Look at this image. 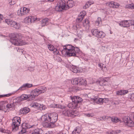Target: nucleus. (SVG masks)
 I'll return each instance as SVG.
<instances>
[{
	"label": "nucleus",
	"mask_w": 134,
	"mask_h": 134,
	"mask_svg": "<svg viewBox=\"0 0 134 134\" xmlns=\"http://www.w3.org/2000/svg\"><path fill=\"white\" fill-rule=\"evenodd\" d=\"M38 124H31L29 122H25L22 123L21 127V130L19 132V134H25L26 130L30 129L33 131L31 134H43V131L41 129L38 128Z\"/></svg>",
	"instance_id": "1"
},
{
	"label": "nucleus",
	"mask_w": 134,
	"mask_h": 134,
	"mask_svg": "<svg viewBox=\"0 0 134 134\" xmlns=\"http://www.w3.org/2000/svg\"><path fill=\"white\" fill-rule=\"evenodd\" d=\"M58 116L57 114L52 113L42 116L41 120L45 122L44 124L46 127L53 128L55 126L54 123L57 120Z\"/></svg>",
	"instance_id": "2"
},
{
	"label": "nucleus",
	"mask_w": 134,
	"mask_h": 134,
	"mask_svg": "<svg viewBox=\"0 0 134 134\" xmlns=\"http://www.w3.org/2000/svg\"><path fill=\"white\" fill-rule=\"evenodd\" d=\"M63 49L60 50L63 55L66 54L69 57H77L78 56L79 49L78 47L68 44L63 46Z\"/></svg>",
	"instance_id": "3"
},
{
	"label": "nucleus",
	"mask_w": 134,
	"mask_h": 134,
	"mask_svg": "<svg viewBox=\"0 0 134 134\" xmlns=\"http://www.w3.org/2000/svg\"><path fill=\"white\" fill-rule=\"evenodd\" d=\"M10 37V41L16 46H22L24 44L23 40L21 38L22 36L20 33H12L9 35Z\"/></svg>",
	"instance_id": "4"
},
{
	"label": "nucleus",
	"mask_w": 134,
	"mask_h": 134,
	"mask_svg": "<svg viewBox=\"0 0 134 134\" xmlns=\"http://www.w3.org/2000/svg\"><path fill=\"white\" fill-rule=\"evenodd\" d=\"M72 102L68 104L69 108H71L72 109H77L80 106V103L82 101V99L80 97L74 96L70 97Z\"/></svg>",
	"instance_id": "5"
},
{
	"label": "nucleus",
	"mask_w": 134,
	"mask_h": 134,
	"mask_svg": "<svg viewBox=\"0 0 134 134\" xmlns=\"http://www.w3.org/2000/svg\"><path fill=\"white\" fill-rule=\"evenodd\" d=\"M71 108H69L67 105V107L62 112V114L65 116L72 118L78 115L77 111L73 110Z\"/></svg>",
	"instance_id": "6"
},
{
	"label": "nucleus",
	"mask_w": 134,
	"mask_h": 134,
	"mask_svg": "<svg viewBox=\"0 0 134 134\" xmlns=\"http://www.w3.org/2000/svg\"><path fill=\"white\" fill-rule=\"evenodd\" d=\"M20 122L21 120L19 117L15 116L13 118L12 124V131L15 132L18 130Z\"/></svg>",
	"instance_id": "7"
},
{
	"label": "nucleus",
	"mask_w": 134,
	"mask_h": 134,
	"mask_svg": "<svg viewBox=\"0 0 134 134\" xmlns=\"http://www.w3.org/2000/svg\"><path fill=\"white\" fill-rule=\"evenodd\" d=\"M71 82L73 85L77 86L85 85L87 83L85 79L80 77L76 78L73 79L71 81Z\"/></svg>",
	"instance_id": "8"
},
{
	"label": "nucleus",
	"mask_w": 134,
	"mask_h": 134,
	"mask_svg": "<svg viewBox=\"0 0 134 134\" xmlns=\"http://www.w3.org/2000/svg\"><path fill=\"white\" fill-rule=\"evenodd\" d=\"M91 32L93 36L98 38H103L105 35V33L97 29H93L91 30Z\"/></svg>",
	"instance_id": "9"
},
{
	"label": "nucleus",
	"mask_w": 134,
	"mask_h": 134,
	"mask_svg": "<svg viewBox=\"0 0 134 134\" xmlns=\"http://www.w3.org/2000/svg\"><path fill=\"white\" fill-rule=\"evenodd\" d=\"M123 120L125 125L130 127H132L134 126V121L130 118L125 116L123 118Z\"/></svg>",
	"instance_id": "10"
},
{
	"label": "nucleus",
	"mask_w": 134,
	"mask_h": 134,
	"mask_svg": "<svg viewBox=\"0 0 134 134\" xmlns=\"http://www.w3.org/2000/svg\"><path fill=\"white\" fill-rule=\"evenodd\" d=\"M29 11L30 9L29 8L23 7L20 8V9L18 10L17 13L19 16H22L27 14Z\"/></svg>",
	"instance_id": "11"
},
{
	"label": "nucleus",
	"mask_w": 134,
	"mask_h": 134,
	"mask_svg": "<svg viewBox=\"0 0 134 134\" xmlns=\"http://www.w3.org/2000/svg\"><path fill=\"white\" fill-rule=\"evenodd\" d=\"M40 94V91L37 88L35 89L32 90L30 94V95H31V99H32V100L34 99L36 96H37Z\"/></svg>",
	"instance_id": "12"
},
{
	"label": "nucleus",
	"mask_w": 134,
	"mask_h": 134,
	"mask_svg": "<svg viewBox=\"0 0 134 134\" xmlns=\"http://www.w3.org/2000/svg\"><path fill=\"white\" fill-rule=\"evenodd\" d=\"M92 100H93L94 102L98 104H102V98H99L97 96H94L93 97H91Z\"/></svg>",
	"instance_id": "13"
},
{
	"label": "nucleus",
	"mask_w": 134,
	"mask_h": 134,
	"mask_svg": "<svg viewBox=\"0 0 134 134\" xmlns=\"http://www.w3.org/2000/svg\"><path fill=\"white\" fill-rule=\"evenodd\" d=\"M32 86V84H31L28 83H26L23 85H22L17 90H25L26 88H30Z\"/></svg>",
	"instance_id": "14"
},
{
	"label": "nucleus",
	"mask_w": 134,
	"mask_h": 134,
	"mask_svg": "<svg viewBox=\"0 0 134 134\" xmlns=\"http://www.w3.org/2000/svg\"><path fill=\"white\" fill-rule=\"evenodd\" d=\"M104 119L111 120V121L114 123H116L120 121L119 118L117 117H112L105 116Z\"/></svg>",
	"instance_id": "15"
},
{
	"label": "nucleus",
	"mask_w": 134,
	"mask_h": 134,
	"mask_svg": "<svg viewBox=\"0 0 134 134\" xmlns=\"http://www.w3.org/2000/svg\"><path fill=\"white\" fill-rule=\"evenodd\" d=\"M31 95L30 94L27 95L23 94L20 96V100H24L27 99L28 100H32L31 98Z\"/></svg>",
	"instance_id": "16"
},
{
	"label": "nucleus",
	"mask_w": 134,
	"mask_h": 134,
	"mask_svg": "<svg viewBox=\"0 0 134 134\" xmlns=\"http://www.w3.org/2000/svg\"><path fill=\"white\" fill-rule=\"evenodd\" d=\"M48 48L49 50L53 51L55 54H59V52L58 50L55 48L51 44H48Z\"/></svg>",
	"instance_id": "17"
},
{
	"label": "nucleus",
	"mask_w": 134,
	"mask_h": 134,
	"mask_svg": "<svg viewBox=\"0 0 134 134\" xmlns=\"http://www.w3.org/2000/svg\"><path fill=\"white\" fill-rule=\"evenodd\" d=\"M4 22L7 24L10 25H18V23L16 21L10 19H6Z\"/></svg>",
	"instance_id": "18"
},
{
	"label": "nucleus",
	"mask_w": 134,
	"mask_h": 134,
	"mask_svg": "<svg viewBox=\"0 0 134 134\" xmlns=\"http://www.w3.org/2000/svg\"><path fill=\"white\" fill-rule=\"evenodd\" d=\"M74 4V2L73 1L69 0L66 2L65 10H67L69 8L72 7Z\"/></svg>",
	"instance_id": "19"
},
{
	"label": "nucleus",
	"mask_w": 134,
	"mask_h": 134,
	"mask_svg": "<svg viewBox=\"0 0 134 134\" xmlns=\"http://www.w3.org/2000/svg\"><path fill=\"white\" fill-rule=\"evenodd\" d=\"M30 110V109L29 108L27 107H25L21 109L20 110V112L21 114H25L29 113Z\"/></svg>",
	"instance_id": "20"
},
{
	"label": "nucleus",
	"mask_w": 134,
	"mask_h": 134,
	"mask_svg": "<svg viewBox=\"0 0 134 134\" xmlns=\"http://www.w3.org/2000/svg\"><path fill=\"white\" fill-rule=\"evenodd\" d=\"M129 92V91L127 90H121L117 91L116 94L119 95H124Z\"/></svg>",
	"instance_id": "21"
},
{
	"label": "nucleus",
	"mask_w": 134,
	"mask_h": 134,
	"mask_svg": "<svg viewBox=\"0 0 134 134\" xmlns=\"http://www.w3.org/2000/svg\"><path fill=\"white\" fill-rule=\"evenodd\" d=\"M58 4L61 7L62 9L65 10V7L66 6V2L65 0H63L60 1L59 3Z\"/></svg>",
	"instance_id": "22"
},
{
	"label": "nucleus",
	"mask_w": 134,
	"mask_h": 134,
	"mask_svg": "<svg viewBox=\"0 0 134 134\" xmlns=\"http://www.w3.org/2000/svg\"><path fill=\"white\" fill-rule=\"evenodd\" d=\"M39 105V103L36 102H32L30 104V106L32 108H34L37 109L38 106Z\"/></svg>",
	"instance_id": "23"
},
{
	"label": "nucleus",
	"mask_w": 134,
	"mask_h": 134,
	"mask_svg": "<svg viewBox=\"0 0 134 134\" xmlns=\"http://www.w3.org/2000/svg\"><path fill=\"white\" fill-rule=\"evenodd\" d=\"M40 91V94L42 93H44L46 90V88L44 86H42L37 88Z\"/></svg>",
	"instance_id": "24"
},
{
	"label": "nucleus",
	"mask_w": 134,
	"mask_h": 134,
	"mask_svg": "<svg viewBox=\"0 0 134 134\" xmlns=\"http://www.w3.org/2000/svg\"><path fill=\"white\" fill-rule=\"evenodd\" d=\"M41 24L43 25H49V19L47 18H45L42 19V20L41 21Z\"/></svg>",
	"instance_id": "25"
},
{
	"label": "nucleus",
	"mask_w": 134,
	"mask_h": 134,
	"mask_svg": "<svg viewBox=\"0 0 134 134\" xmlns=\"http://www.w3.org/2000/svg\"><path fill=\"white\" fill-rule=\"evenodd\" d=\"M16 105V103L14 101L12 103L7 104L6 105V107L9 109L13 108Z\"/></svg>",
	"instance_id": "26"
},
{
	"label": "nucleus",
	"mask_w": 134,
	"mask_h": 134,
	"mask_svg": "<svg viewBox=\"0 0 134 134\" xmlns=\"http://www.w3.org/2000/svg\"><path fill=\"white\" fill-rule=\"evenodd\" d=\"M81 130L80 127H76L75 130L72 131V134H79L81 132Z\"/></svg>",
	"instance_id": "27"
},
{
	"label": "nucleus",
	"mask_w": 134,
	"mask_h": 134,
	"mask_svg": "<svg viewBox=\"0 0 134 134\" xmlns=\"http://www.w3.org/2000/svg\"><path fill=\"white\" fill-rule=\"evenodd\" d=\"M99 83L100 86H103L107 84L106 81L104 80L103 79H101L99 80Z\"/></svg>",
	"instance_id": "28"
},
{
	"label": "nucleus",
	"mask_w": 134,
	"mask_h": 134,
	"mask_svg": "<svg viewBox=\"0 0 134 134\" xmlns=\"http://www.w3.org/2000/svg\"><path fill=\"white\" fill-rule=\"evenodd\" d=\"M50 106L51 107H53V108H61V109H63V108H65L64 107V106H62L61 105H58L57 104H52Z\"/></svg>",
	"instance_id": "29"
},
{
	"label": "nucleus",
	"mask_w": 134,
	"mask_h": 134,
	"mask_svg": "<svg viewBox=\"0 0 134 134\" xmlns=\"http://www.w3.org/2000/svg\"><path fill=\"white\" fill-rule=\"evenodd\" d=\"M79 26H73L72 28L75 29L77 31V34L79 38H81V35L80 34L78 33L79 32V29H78V27Z\"/></svg>",
	"instance_id": "30"
},
{
	"label": "nucleus",
	"mask_w": 134,
	"mask_h": 134,
	"mask_svg": "<svg viewBox=\"0 0 134 134\" xmlns=\"http://www.w3.org/2000/svg\"><path fill=\"white\" fill-rule=\"evenodd\" d=\"M30 18L31 19V21L32 23H34L36 20L39 21L40 20V18H37L35 16H30Z\"/></svg>",
	"instance_id": "31"
},
{
	"label": "nucleus",
	"mask_w": 134,
	"mask_h": 134,
	"mask_svg": "<svg viewBox=\"0 0 134 134\" xmlns=\"http://www.w3.org/2000/svg\"><path fill=\"white\" fill-rule=\"evenodd\" d=\"M85 11H83L81 12L78 15V17L80 19L82 20L83 19L84 16H85L86 13Z\"/></svg>",
	"instance_id": "32"
},
{
	"label": "nucleus",
	"mask_w": 134,
	"mask_h": 134,
	"mask_svg": "<svg viewBox=\"0 0 134 134\" xmlns=\"http://www.w3.org/2000/svg\"><path fill=\"white\" fill-rule=\"evenodd\" d=\"M31 19L30 16L26 17L24 19V21L26 23H28L30 24L32 23Z\"/></svg>",
	"instance_id": "33"
},
{
	"label": "nucleus",
	"mask_w": 134,
	"mask_h": 134,
	"mask_svg": "<svg viewBox=\"0 0 134 134\" xmlns=\"http://www.w3.org/2000/svg\"><path fill=\"white\" fill-rule=\"evenodd\" d=\"M72 72L74 73H77L78 72V70L76 66L72 65Z\"/></svg>",
	"instance_id": "34"
},
{
	"label": "nucleus",
	"mask_w": 134,
	"mask_h": 134,
	"mask_svg": "<svg viewBox=\"0 0 134 134\" xmlns=\"http://www.w3.org/2000/svg\"><path fill=\"white\" fill-rule=\"evenodd\" d=\"M45 108L46 107L45 105L43 104H39V105L38 106L37 109L42 110H45Z\"/></svg>",
	"instance_id": "35"
},
{
	"label": "nucleus",
	"mask_w": 134,
	"mask_h": 134,
	"mask_svg": "<svg viewBox=\"0 0 134 134\" xmlns=\"http://www.w3.org/2000/svg\"><path fill=\"white\" fill-rule=\"evenodd\" d=\"M128 20L122 21L119 23V25H128Z\"/></svg>",
	"instance_id": "36"
},
{
	"label": "nucleus",
	"mask_w": 134,
	"mask_h": 134,
	"mask_svg": "<svg viewBox=\"0 0 134 134\" xmlns=\"http://www.w3.org/2000/svg\"><path fill=\"white\" fill-rule=\"evenodd\" d=\"M95 24H96L98 25L102 24L101 19L100 17H98L95 22Z\"/></svg>",
	"instance_id": "37"
},
{
	"label": "nucleus",
	"mask_w": 134,
	"mask_h": 134,
	"mask_svg": "<svg viewBox=\"0 0 134 134\" xmlns=\"http://www.w3.org/2000/svg\"><path fill=\"white\" fill-rule=\"evenodd\" d=\"M57 6H55V10L57 11H60L63 10V9H61V7L58 4H57Z\"/></svg>",
	"instance_id": "38"
},
{
	"label": "nucleus",
	"mask_w": 134,
	"mask_h": 134,
	"mask_svg": "<svg viewBox=\"0 0 134 134\" xmlns=\"http://www.w3.org/2000/svg\"><path fill=\"white\" fill-rule=\"evenodd\" d=\"M68 131L67 130H64L58 133L57 134H68Z\"/></svg>",
	"instance_id": "39"
},
{
	"label": "nucleus",
	"mask_w": 134,
	"mask_h": 134,
	"mask_svg": "<svg viewBox=\"0 0 134 134\" xmlns=\"http://www.w3.org/2000/svg\"><path fill=\"white\" fill-rule=\"evenodd\" d=\"M85 115L88 117H92L94 116V114L93 113H86L84 114Z\"/></svg>",
	"instance_id": "40"
},
{
	"label": "nucleus",
	"mask_w": 134,
	"mask_h": 134,
	"mask_svg": "<svg viewBox=\"0 0 134 134\" xmlns=\"http://www.w3.org/2000/svg\"><path fill=\"white\" fill-rule=\"evenodd\" d=\"M128 25H134V20H128Z\"/></svg>",
	"instance_id": "41"
},
{
	"label": "nucleus",
	"mask_w": 134,
	"mask_h": 134,
	"mask_svg": "<svg viewBox=\"0 0 134 134\" xmlns=\"http://www.w3.org/2000/svg\"><path fill=\"white\" fill-rule=\"evenodd\" d=\"M5 108V105H0V110H1L4 111L5 112H6V111H5L4 110V109Z\"/></svg>",
	"instance_id": "42"
},
{
	"label": "nucleus",
	"mask_w": 134,
	"mask_h": 134,
	"mask_svg": "<svg viewBox=\"0 0 134 134\" xmlns=\"http://www.w3.org/2000/svg\"><path fill=\"white\" fill-rule=\"evenodd\" d=\"M113 8H117L118 7L119 5H120V4L117 3L116 2H114V3H113Z\"/></svg>",
	"instance_id": "43"
},
{
	"label": "nucleus",
	"mask_w": 134,
	"mask_h": 134,
	"mask_svg": "<svg viewBox=\"0 0 134 134\" xmlns=\"http://www.w3.org/2000/svg\"><path fill=\"white\" fill-rule=\"evenodd\" d=\"M11 94L10 93H9L8 94H2L1 95V98H2L4 97H9L11 96Z\"/></svg>",
	"instance_id": "44"
},
{
	"label": "nucleus",
	"mask_w": 134,
	"mask_h": 134,
	"mask_svg": "<svg viewBox=\"0 0 134 134\" xmlns=\"http://www.w3.org/2000/svg\"><path fill=\"white\" fill-rule=\"evenodd\" d=\"M125 8L127 9H132V4H129L126 5Z\"/></svg>",
	"instance_id": "45"
},
{
	"label": "nucleus",
	"mask_w": 134,
	"mask_h": 134,
	"mask_svg": "<svg viewBox=\"0 0 134 134\" xmlns=\"http://www.w3.org/2000/svg\"><path fill=\"white\" fill-rule=\"evenodd\" d=\"M83 24L84 25L89 24V21L88 19H86L85 20Z\"/></svg>",
	"instance_id": "46"
},
{
	"label": "nucleus",
	"mask_w": 134,
	"mask_h": 134,
	"mask_svg": "<svg viewBox=\"0 0 134 134\" xmlns=\"http://www.w3.org/2000/svg\"><path fill=\"white\" fill-rule=\"evenodd\" d=\"M113 3H114V2H109V7H110L111 8H113Z\"/></svg>",
	"instance_id": "47"
},
{
	"label": "nucleus",
	"mask_w": 134,
	"mask_h": 134,
	"mask_svg": "<svg viewBox=\"0 0 134 134\" xmlns=\"http://www.w3.org/2000/svg\"><path fill=\"white\" fill-rule=\"evenodd\" d=\"M89 5H90V4H89V3H86V4H85V5H84L83 6V8H88L89 7Z\"/></svg>",
	"instance_id": "48"
},
{
	"label": "nucleus",
	"mask_w": 134,
	"mask_h": 134,
	"mask_svg": "<svg viewBox=\"0 0 134 134\" xmlns=\"http://www.w3.org/2000/svg\"><path fill=\"white\" fill-rule=\"evenodd\" d=\"M103 65H104L102 63H99L98 64V66L101 69H102L103 68Z\"/></svg>",
	"instance_id": "49"
},
{
	"label": "nucleus",
	"mask_w": 134,
	"mask_h": 134,
	"mask_svg": "<svg viewBox=\"0 0 134 134\" xmlns=\"http://www.w3.org/2000/svg\"><path fill=\"white\" fill-rule=\"evenodd\" d=\"M28 69L30 71H33L34 70V67H28Z\"/></svg>",
	"instance_id": "50"
},
{
	"label": "nucleus",
	"mask_w": 134,
	"mask_h": 134,
	"mask_svg": "<svg viewBox=\"0 0 134 134\" xmlns=\"http://www.w3.org/2000/svg\"><path fill=\"white\" fill-rule=\"evenodd\" d=\"M102 104L103 103H106L108 101V99L107 98H102Z\"/></svg>",
	"instance_id": "51"
},
{
	"label": "nucleus",
	"mask_w": 134,
	"mask_h": 134,
	"mask_svg": "<svg viewBox=\"0 0 134 134\" xmlns=\"http://www.w3.org/2000/svg\"><path fill=\"white\" fill-rule=\"evenodd\" d=\"M121 132V130H118L114 131V133L115 134H117Z\"/></svg>",
	"instance_id": "52"
},
{
	"label": "nucleus",
	"mask_w": 134,
	"mask_h": 134,
	"mask_svg": "<svg viewBox=\"0 0 134 134\" xmlns=\"http://www.w3.org/2000/svg\"><path fill=\"white\" fill-rule=\"evenodd\" d=\"M82 20L80 19L79 18L77 17V19H76V22L77 23H79Z\"/></svg>",
	"instance_id": "53"
},
{
	"label": "nucleus",
	"mask_w": 134,
	"mask_h": 134,
	"mask_svg": "<svg viewBox=\"0 0 134 134\" xmlns=\"http://www.w3.org/2000/svg\"><path fill=\"white\" fill-rule=\"evenodd\" d=\"M16 29H20L21 26H13Z\"/></svg>",
	"instance_id": "54"
},
{
	"label": "nucleus",
	"mask_w": 134,
	"mask_h": 134,
	"mask_svg": "<svg viewBox=\"0 0 134 134\" xmlns=\"http://www.w3.org/2000/svg\"><path fill=\"white\" fill-rule=\"evenodd\" d=\"M109 77H105V78H104V79H103L104 80H105L106 81V83L107 84L109 81Z\"/></svg>",
	"instance_id": "55"
},
{
	"label": "nucleus",
	"mask_w": 134,
	"mask_h": 134,
	"mask_svg": "<svg viewBox=\"0 0 134 134\" xmlns=\"http://www.w3.org/2000/svg\"><path fill=\"white\" fill-rule=\"evenodd\" d=\"M17 51L18 52H21L22 53H23V51H22V50L19 49V48H16Z\"/></svg>",
	"instance_id": "56"
},
{
	"label": "nucleus",
	"mask_w": 134,
	"mask_h": 134,
	"mask_svg": "<svg viewBox=\"0 0 134 134\" xmlns=\"http://www.w3.org/2000/svg\"><path fill=\"white\" fill-rule=\"evenodd\" d=\"M3 17V16L2 14H0V23H1V21L2 20V18Z\"/></svg>",
	"instance_id": "57"
},
{
	"label": "nucleus",
	"mask_w": 134,
	"mask_h": 134,
	"mask_svg": "<svg viewBox=\"0 0 134 134\" xmlns=\"http://www.w3.org/2000/svg\"><path fill=\"white\" fill-rule=\"evenodd\" d=\"M53 132L51 131H49L45 134H52Z\"/></svg>",
	"instance_id": "58"
},
{
	"label": "nucleus",
	"mask_w": 134,
	"mask_h": 134,
	"mask_svg": "<svg viewBox=\"0 0 134 134\" xmlns=\"http://www.w3.org/2000/svg\"><path fill=\"white\" fill-rule=\"evenodd\" d=\"M15 3H14V2H13V3H12V1H11L10 2H9V4L10 5H13Z\"/></svg>",
	"instance_id": "59"
},
{
	"label": "nucleus",
	"mask_w": 134,
	"mask_h": 134,
	"mask_svg": "<svg viewBox=\"0 0 134 134\" xmlns=\"http://www.w3.org/2000/svg\"><path fill=\"white\" fill-rule=\"evenodd\" d=\"M0 131L2 132H4V130L3 129H1Z\"/></svg>",
	"instance_id": "60"
},
{
	"label": "nucleus",
	"mask_w": 134,
	"mask_h": 134,
	"mask_svg": "<svg viewBox=\"0 0 134 134\" xmlns=\"http://www.w3.org/2000/svg\"><path fill=\"white\" fill-rule=\"evenodd\" d=\"M122 27H129L130 26H121Z\"/></svg>",
	"instance_id": "61"
},
{
	"label": "nucleus",
	"mask_w": 134,
	"mask_h": 134,
	"mask_svg": "<svg viewBox=\"0 0 134 134\" xmlns=\"http://www.w3.org/2000/svg\"><path fill=\"white\" fill-rule=\"evenodd\" d=\"M132 98H134V93L132 94L131 96V99H132Z\"/></svg>",
	"instance_id": "62"
},
{
	"label": "nucleus",
	"mask_w": 134,
	"mask_h": 134,
	"mask_svg": "<svg viewBox=\"0 0 134 134\" xmlns=\"http://www.w3.org/2000/svg\"><path fill=\"white\" fill-rule=\"evenodd\" d=\"M132 4V9H134V4Z\"/></svg>",
	"instance_id": "63"
},
{
	"label": "nucleus",
	"mask_w": 134,
	"mask_h": 134,
	"mask_svg": "<svg viewBox=\"0 0 134 134\" xmlns=\"http://www.w3.org/2000/svg\"><path fill=\"white\" fill-rule=\"evenodd\" d=\"M78 40V38H75L74 40V41L75 42H76V41Z\"/></svg>",
	"instance_id": "64"
}]
</instances>
